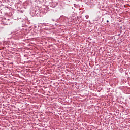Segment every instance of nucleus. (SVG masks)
Wrapping results in <instances>:
<instances>
[{
    "label": "nucleus",
    "mask_w": 130,
    "mask_h": 130,
    "mask_svg": "<svg viewBox=\"0 0 130 130\" xmlns=\"http://www.w3.org/2000/svg\"><path fill=\"white\" fill-rule=\"evenodd\" d=\"M109 21L107 20V23H109Z\"/></svg>",
    "instance_id": "f257e3e1"
}]
</instances>
